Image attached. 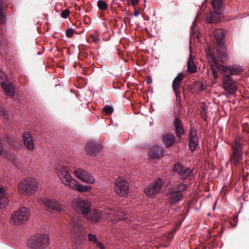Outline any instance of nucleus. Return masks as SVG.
Returning a JSON list of instances; mask_svg holds the SVG:
<instances>
[{
	"label": "nucleus",
	"instance_id": "f257e3e1",
	"mask_svg": "<svg viewBox=\"0 0 249 249\" xmlns=\"http://www.w3.org/2000/svg\"><path fill=\"white\" fill-rule=\"evenodd\" d=\"M85 217L94 223L98 222L101 218L109 219L113 223H116L125 218L121 211L112 208H108L105 211L94 209L91 213H89L88 215H86Z\"/></svg>",
	"mask_w": 249,
	"mask_h": 249
},
{
	"label": "nucleus",
	"instance_id": "f03ea898",
	"mask_svg": "<svg viewBox=\"0 0 249 249\" xmlns=\"http://www.w3.org/2000/svg\"><path fill=\"white\" fill-rule=\"evenodd\" d=\"M70 232L73 244L78 249L81 246L86 235L85 230L82 225L79 222L78 218L72 217L70 223Z\"/></svg>",
	"mask_w": 249,
	"mask_h": 249
},
{
	"label": "nucleus",
	"instance_id": "7ed1b4c3",
	"mask_svg": "<svg viewBox=\"0 0 249 249\" xmlns=\"http://www.w3.org/2000/svg\"><path fill=\"white\" fill-rule=\"evenodd\" d=\"M243 139L241 137L236 136L231 144L230 161L231 164L237 167L241 164L243 160Z\"/></svg>",
	"mask_w": 249,
	"mask_h": 249
},
{
	"label": "nucleus",
	"instance_id": "20e7f679",
	"mask_svg": "<svg viewBox=\"0 0 249 249\" xmlns=\"http://www.w3.org/2000/svg\"><path fill=\"white\" fill-rule=\"evenodd\" d=\"M71 206L75 213L85 217L91 212L92 204L88 200L77 197L71 201Z\"/></svg>",
	"mask_w": 249,
	"mask_h": 249
},
{
	"label": "nucleus",
	"instance_id": "39448f33",
	"mask_svg": "<svg viewBox=\"0 0 249 249\" xmlns=\"http://www.w3.org/2000/svg\"><path fill=\"white\" fill-rule=\"evenodd\" d=\"M49 244V237L45 233H37L30 237L27 240L28 246L33 249H43Z\"/></svg>",
	"mask_w": 249,
	"mask_h": 249
},
{
	"label": "nucleus",
	"instance_id": "423d86ee",
	"mask_svg": "<svg viewBox=\"0 0 249 249\" xmlns=\"http://www.w3.org/2000/svg\"><path fill=\"white\" fill-rule=\"evenodd\" d=\"M57 176L64 185L71 188L75 183V179L71 175L68 167L65 163H59L55 168Z\"/></svg>",
	"mask_w": 249,
	"mask_h": 249
},
{
	"label": "nucleus",
	"instance_id": "0eeeda50",
	"mask_svg": "<svg viewBox=\"0 0 249 249\" xmlns=\"http://www.w3.org/2000/svg\"><path fill=\"white\" fill-rule=\"evenodd\" d=\"M30 214V210L26 207H22L11 214L9 222L13 225H21L28 220Z\"/></svg>",
	"mask_w": 249,
	"mask_h": 249
},
{
	"label": "nucleus",
	"instance_id": "6e6552de",
	"mask_svg": "<svg viewBox=\"0 0 249 249\" xmlns=\"http://www.w3.org/2000/svg\"><path fill=\"white\" fill-rule=\"evenodd\" d=\"M18 189L20 194H26L30 196L35 194L38 189L36 179L27 178L21 180L18 184Z\"/></svg>",
	"mask_w": 249,
	"mask_h": 249
},
{
	"label": "nucleus",
	"instance_id": "1a4fd4ad",
	"mask_svg": "<svg viewBox=\"0 0 249 249\" xmlns=\"http://www.w3.org/2000/svg\"><path fill=\"white\" fill-rule=\"evenodd\" d=\"M38 202L40 205H43L50 210L57 213L61 212L63 209L61 204L54 198L44 196L40 198Z\"/></svg>",
	"mask_w": 249,
	"mask_h": 249
},
{
	"label": "nucleus",
	"instance_id": "9d476101",
	"mask_svg": "<svg viewBox=\"0 0 249 249\" xmlns=\"http://www.w3.org/2000/svg\"><path fill=\"white\" fill-rule=\"evenodd\" d=\"M163 183L162 180L158 178L147 186L144 189V192L149 197L153 196L160 191Z\"/></svg>",
	"mask_w": 249,
	"mask_h": 249
},
{
	"label": "nucleus",
	"instance_id": "9b49d317",
	"mask_svg": "<svg viewBox=\"0 0 249 249\" xmlns=\"http://www.w3.org/2000/svg\"><path fill=\"white\" fill-rule=\"evenodd\" d=\"M114 190L121 196H125L129 193L128 183L123 178H118L115 181Z\"/></svg>",
	"mask_w": 249,
	"mask_h": 249
},
{
	"label": "nucleus",
	"instance_id": "f8f14e48",
	"mask_svg": "<svg viewBox=\"0 0 249 249\" xmlns=\"http://www.w3.org/2000/svg\"><path fill=\"white\" fill-rule=\"evenodd\" d=\"M222 87L225 91L229 94H234L237 90V84L232 78H223Z\"/></svg>",
	"mask_w": 249,
	"mask_h": 249
},
{
	"label": "nucleus",
	"instance_id": "ddd939ff",
	"mask_svg": "<svg viewBox=\"0 0 249 249\" xmlns=\"http://www.w3.org/2000/svg\"><path fill=\"white\" fill-rule=\"evenodd\" d=\"M174 171L182 179L187 178L192 173V171L190 168L185 167L179 163H176L174 165Z\"/></svg>",
	"mask_w": 249,
	"mask_h": 249
},
{
	"label": "nucleus",
	"instance_id": "4468645a",
	"mask_svg": "<svg viewBox=\"0 0 249 249\" xmlns=\"http://www.w3.org/2000/svg\"><path fill=\"white\" fill-rule=\"evenodd\" d=\"M74 174L79 179L87 183L93 184L95 182V179L93 177L84 170L78 169L75 170Z\"/></svg>",
	"mask_w": 249,
	"mask_h": 249
},
{
	"label": "nucleus",
	"instance_id": "2eb2a0df",
	"mask_svg": "<svg viewBox=\"0 0 249 249\" xmlns=\"http://www.w3.org/2000/svg\"><path fill=\"white\" fill-rule=\"evenodd\" d=\"M100 149V145L98 142L91 141L89 142L85 146L87 153L90 156L95 155Z\"/></svg>",
	"mask_w": 249,
	"mask_h": 249
},
{
	"label": "nucleus",
	"instance_id": "dca6fc26",
	"mask_svg": "<svg viewBox=\"0 0 249 249\" xmlns=\"http://www.w3.org/2000/svg\"><path fill=\"white\" fill-rule=\"evenodd\" d=\"M189 136V148L192 151H194L198 145V139L196 130L191 129Z\"/></svg>",
	"mask_w": 249,
	"mask_h": 249
},
{
	"label": "nucleus",
	"instance_id": "f3484780",
	"mask_svg": "<svg viewBox=\"0 0 249 249\" xmlns=\"http://www.w3.org/2000/svg\"><path fill=\"white\" fill-rule=\"evenodd\" d=\"M211 60L218 71L221 73L224 78H231V72L230 66H224L220 65L216 62L214 57H211Z\"/></svg>",
	"mask_w": 249,
	"mask_h": 249
},
{
	"label": "nucleus",
	"instance_id": "a211bd4d",
	"mask_svg": "<svg viewBox=\"0 0 249 249\" xmlns=\"http://www.w3.org/2000/svg\"><path fill=\"white\" fill-rule=\"evenodd\" d=\"M183 197V194L180 191H175L174 189H170L169 201L171 204L179 202Z\"/></svg>",
	"mask_w": 249,
	"mask_h": 249
},
{
	"label": "nucleus",
	"instance_id": "6ab92c4d",
	"mask_svg": "<svg viewBox=\"0 0 249 249\" xmlns=\"http://www.w3.org/2000/svg\"><path fill=\"white\" fill-rule=\"evenodd\" d=\"M22 138L24 144L29 150H32L35 148V144L31 134L24 132L22 134Z\"/></svg>",
	"mask_w": 249,
	"mask_h": 249
},
{
	"label": "nucleus",
	"instance_id": "aec40b11",
	"mask_svg": "<svg viewBox=\"0 0 249 249\" xmlns=\"http://www.w3.org/2000/svg\"><path fill=\"white\" fill-rule=\"evenodd\" d=\"M9 194L6 192L5 189L0 186V209L4 208L8 204Z\"/></svg>",
	"mask_w": 249,
	"mask_h": 249
},
{
	"label": "nucleus",
	"instance_id": "412c9836",
	"mask_svg": "<svg viewBox=\"0 0 249 249\" xmlns=\"http://www.w3.org/2000/svg\"><path fill=\"white\" fill-rule=\"evenodd\" d=\"M164 154L163 148L159 146L155 145L151 147L148 151V156L151 158H157L162 156Z\"/></svg>",
	"mask_w": 249,
	"mask_h": 249
},
{
	"label": "nucleus",
	"instance_id": "4be33fe9",
	"mask_svg": "<svg viewBox=\"0 0 249 249\" xmlns=\"http://www.w3.org/2000/svg\"><path fill=\"white\" fill-rule=\"evenodd\" d=\"M1 86L6 95L13 96L15 94V89L12 84L8 81H0Z\"/></svg>",
	"mask_w": 249,
	"mask_h": 249
},
{
	"label": "nucleus",
	"instance_id": "5701e85b",
	"mask_svg": "<svg viewBox=\"0 0 249 249\" xmlns=\"http://www.w3.org/2000/svg\"><path fill=\"white\" fill-rule=\"evenodd\" d=\"M207 15L206 21L209 23L217 22L220 18L222 11H215Z\"/></svg>",
	"mask_w": 249,
	"mask_h": 249
},
{
	"label": "nucleus",
	"instance_id": "b1692460",
	"mask_svg": "<svg viewBox=\"0 0 249 249\" xmlns=\"http://www.w3.org/2000/svg\"><path fill=\"white\" fill-rule=\"evenodd\" d=\"M174 124L176 135L178 137L180 138L184 134V129L182 127V123L178 118L176 117L174 120Z\"/></svg>",
	"mask_w": 249,
	"mask_h": 249
},
{
	"label": "nucleus",
	"instance_id": "393cba45",
	"mask_svg": "<svg viewBox=\"0 0 249 249\" xmlns=\"http://www.w3.org/2000/svg\"><path fill=\"white\" fill-rule=\"evenodd\" d=\"M70 189L76 190L79 192L84 193L90 191L91 187L88 185H82L75 180V183H73V185L71 186Z\"/></svg>",
	"mask_w": 249,
	"mask_h": 249
},
{
	"label": "nucleus",
	"instance_id": "a878e982",
	"mask_svg": "<svg viewBox=\"0 0 249 249\" xmlns=\"http://www.w3.org/2000/svg\"><path fill=\"white\" fill-rule=\"evenodd\" d=\"M213 34L217 44L219 46V47L223 48L222 45L224 36L223 30L221 29H216L214 30Z\"/></svg>",
	"mask_w": 249,
	"mask_h": 249
},
{
	"label": "nucleus",
	"instance_id": "bb28decb",
	"mask_svg": "<svg viewBox=\"0 0 249 249\" xmlns=\"http://www.w3.org/2000/svg\"><path fill=\"white\" fill-rule=\"evenodd\" d=\"M180 73H179L174 79L172 83V89L176 94V96L179 93L178 89L180 88V83L183 80V78L180 75Z\"/></svg>",
	"mask_w": 249,
	"mask_h": 249
},
{
	"label": "nucleus",
	"instance_id": "cd10ccee",
	"mask_svg": "<svg viewBox=\"0 0 249 249\" xmlns=\"http://www.w3.org/2000/svg\"><path fill=\"white\" fill-rule=\"evenodd\" d=\"M162 141L166 147H169L175 142L176 138L173 134H166L163 137Z\"/></svg>",
	"mask_w": 249,
	"mask_h": 249
},
{
	"label": "nucleus",
	"instance_id": "c85d7f7f",
	"mask_svg": "<svg viewBox=\"0 0 249 249\" xmlns=\"http://www.w3.org/2000/svg\"><path fill=\"white\" fill-rule=\"evenodd\" d=\"M211 3L214 10L223 11L224 0H212Z\"/></svg>",
	"mask_w": 249,
	"mask_h": 249
},
{
	"label": "nucleus",
	"instance_id": "c756f323",
	"mask_svg": "<svg viewBox=\"0 0 249 249\" xmlns=\"http://www.w3.org/2000/svg\"><path fill=\"white\" fill-rule=\"evenodd\" d=\"M8 143L11 145L13 148L16 149L20 146V141L18 139L14 138L11 136L7 137Z\"/></svg>",
	"mask_w": 249,
	"mask_h": 249
},
{
	"label": "nucleus",
	"instance_id": "7c9ffc66",
	"mask_svg": "<svg viewBox=\"0 0 249 249\" xmlns=\"http://www.w3.org/2000/svg\"><path fill=\"white\" fill-rule=\"evenodd\" d=\"M229 66L230 68L231 75H238L243 71L242 68L239 65H231Z\"/></svg>",
	"mask_w": 249,
	"mask_h": 249
},
{
	"label": "nucleus",
	"instance_id": "2f4dec72",
	"mask_svg": "<svg viewBox=\"0 0 249 249\" xmlns=\"http://www.w3.org/2000/svg\"><path fill=\"white\" fill-rule=\"evenodd\" d=\"M187 188V185L182 183H176L173 185V188L171 189H174L175 191H182L186 190Z\"/></svg>",
	"mask_w": 249,
	"mask_h": 249
},
{
	"label": "nucleus",
	"instance_id": "473e14b6",
	"mask_svg": "<svg viewBox=\"0 0 249 249\" xmlns=\"http://www.w3.org/2000/svg\"><path fill=\"white\" fill-rule=\"evenodd\" d=\"M187 68L188 71L191 73L195 72L196 71V67L192 57H190L188 60Z\"/></svg>",
	"mask_w": 249,
	"mask_h": 249
},
{
	"label": "nucleus",
	"instance_id": "72a5a7b5",
	"mask_svg": "<svg viewBox=\"0 0 249 249\" xmlns=\"http://www.w3.org/2000/svg\"><path fill=\"white\" fill-rule=\"evenodd\" d=\"M97 6L101 10H105L107 8V4L102 0H99L97 1Z\"/></svg>",
	"mask_w": 249,
	"mask_h": 249
},
{
	"label": "nucleus",
	"instance_id": "f704fd0d",
	"mask_svg": "<svg viewBox=\"0 0 249 249\" xmlns=\"http://www.w3.org/2000/svg\"><path fill=\"white\" fill-rule=\"evenodd\" d=\"M5 158L7 159L12 161L13 162L16 160V156L11 152H6L4 153Z\"/></svg>",
	"mask_w": 249,
	"mask_h": 249
},
{
	"label": "nucleus",
	"instance_id": "c9c22d12",
	"mask_svg": "<svg viewBox=\"0 0 249 249\" xmlns=\"http://www.w3.org/2000/svg\"><path fill=\"white\" fill-rule=\"evenodd\" d=\"M2 5L0 3V24H4L5 22V17L2 11Z\"/></svg>",
	"mask_w": 249,
	"mask_h": 249
},
{
	"label": "nucleus",
	"instance_id": "e433bc0d",
	"mask_svg": "<svg viewBox=\"0 0 249 249\" xmlns=\"http://www.w3.org/2000/svg\"><path fill=\"white\" fill-rule=\"evenodd\" d=\"M88 239L90 242L95 243L97 242L98 240L96 235L92 233L88 234Z\"/></svg>",
	"mask_w": 249,
	"mask_h": 249
},
{
	"label": "nucleus",
	"instance_id": "4c0bfd02",
	"mask_svg": "<svg viewBox=\"0 0 249 249\" xmlns=\"http://www.w3.org/2000/svg\"><path fill=\"white\" fill-rule=\"evenodd\" d=\"M74 33V29L72 28H69L66 31V34L67 37H72Z\"/></svg>",
	"mask_w": 249,
	"mask_h": 249
},
{
	"label": "nucleus",
	"instance_id": "58836bf2",
	"mask_svg": "<svg viewBox=\"0 0 249 249\" xmlns=\"http://www.w3.org/2000/svg\"><path fill=\"white\" fill-rule=\"evenodd\" d=\"M0 79L1 80V81H8L5 72L1 70H0Z\"/></svg>",
	"mask_w": 249,
	"mask_h": 249
},
{
	"label": "nucleus",
	"instance_id": "ea45409f",
	"mask_svg": "<svg viewBox=\"0 0 249 249\" xmlns=\"http://www.w3.org/2000/svg\"><path fill=\"white\" fill-rule=\"evenodd\" d=\"M104 111L107 113H111L113 111V108L111 106H106L104 108Z\"/></svg>",
	"mask_w": 249,
	"mask_h": 249
},
{
	"label": "nucleus",
	"instance_id": "a19ab883",
	"mask_svg": "<svg viewBox=\"0 0 249 249\" xmlns=\"http://www.w3.org/2000/svg\"><path fill=\"white\" fill-rule=\"evenodd\" d=\"M70 14V11L69 10H65L61 14V17L64 18H66Z\"/></svg>",
	"mask_w": 249,
	"mask_h": 249
},
{
	"label": "nucleus",
	"instance_id": "79ce46f5",
	"mask_svg": "<svg viewBox=\"0 0 249 249\" xmlns=\"http://www.w3.org/2000/svg\"><path fill=\"white\" fill-rule=\"evenodd\" d=\"M201 115L202 116V118L204 120L206 121L207 120V115L206 114L205 110L204 108H202L201 111Z\"/></svg>",
	"mask_w": 249,
	"mask_h": 249
},
{
	"label": "nucleus",
	"instance_id": "37998d69",
	"mask_svg": "<svg viewBox=\"0 0 249 249\" xmlns=\"http://www.w3.org/2000/svg\"><path fill=\"white\" fill-rule=\"evenodd\" d=\"M95 244H96L97 247H99L100 249H104V246L100 242H97Z\"/></svg>",
	"mask_w": 249,
	"mask_h": 249
},
{
	"label": "nucleus",
	"instance_id": "c03bdc74",
	"mask_svg": "<svg viewBox=\"0 0 249 249\" xmlns=\"http://www.w3.org/2000/svg\"><path fill=\"white\" fill-rule=\"evenodd\" d=\"M152 78L150 76L147 77L146 79V83L148 84H150L152 83Z\"/></svg>",
	"mask_w": 249,
	"mask_h": 249
},
{
	"label": "nucleus",
	"instance_id": "a18cd8bd",
	"mask_svg": "<svg viewBox=\"0 0 249 249\" xmlns=\"http://www.w3.org/2000/svg\"><path fill=\"white\" fill-rule=\"evenodd\" d=\"M132 4L134 6L135 5H137L139 1V0H131Z\"/></svg>",
	"mask_w": 249,
	"mask_h": 249
},
{
	"label": "nucleus",
	"instance_id": "49530a36",
	"mask_svg": "<svg viewBox=\"0 0 249 249\" xmlns=\"http://www.w3.org/2000/svg\"><path fill=\"white\" fill-rule=\"evenodd\" d=\"M139 14H140V13H139L138 10H135L134 11V13H133V15L135 17H137V16H139Z\"/></svg>",
	"mask_w": 249,
	"mask_h": 249
},
{
	"label": "nucleus",
	"instance_id": "de8ad7c7",
	"mask_svg": "<svg viewBox=\"0 0 249 249\" xmlns=\"http://www.w3.org/2000/svg\"><path fill=\"white\" fill-rule=\"evenodd\" d=\"M218 53H219V54H220V52H219V51H218ZM221 55L222 57H226V54H225V53H222V54H219V56H221Z\"/></svg>",
	"mask_w": 249,
	"mask_h": 249
},
{
	"label": "nucleus",
	"instance_id": "09e8293b",
	"mask_svg": "<svg viewBox=\"0 0 249 249\" xmlns=\"http://www.w3.org/2000/svg\"><path fill=\"white\" fill-rule=\"evenodd\" d=\"M196 25V22L194 21L192 24L191 28H192V31L193 30L194 27Z\"/></svg>",
	"mask_w": 249,
	"mask_h": 249
},
{
	"label": "nucleus",
	"instance_id": "8fccbe9b",
	"mask_svg": "<svg viewBox=\"0 0 249 249\" xmlns=\"http://www.w3.org/2000/svg\"><path fill=\"white\" fill-rule=\"evenodd\" d=\"M213 72L214 74H215V72H216V70H213Z\"/></svg>",
	"mask_w": 249,
	"mask_h": 249
},
{
	"label": "nucleus",
	"instance_id": "3c124183",
	"mask_svg": "<svg viewBox=\"0 0 249 249\" xmlns=\"http://www.w3.org/2000/svg\"><path fill=\"white\" fill-rule=\"evenodd\" d=\"M97 40V39H95V40H94V41H96Z\"/></svg>",
	"mask_w": 249,
	"mask_h": 249
}]
</instances>
